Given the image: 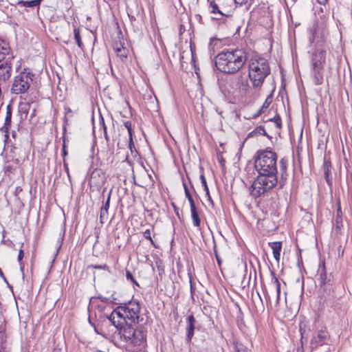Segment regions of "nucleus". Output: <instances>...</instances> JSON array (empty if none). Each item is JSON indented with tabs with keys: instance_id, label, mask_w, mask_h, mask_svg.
<instances>
[{
	"instance_id": "nucleus-1",
	"label": "nucleus",
	"mask_w": 352,
	"mask_h": 352,
	"mask_svg": "<svg viewBox=\"0 0 352 352\" xmlns=\"http://www.w3.org/2000/svg\"><path fill=\"white\" fill-rule=\"evenodd\" d=\"M258 175L254 180L250 194L256 198L265 195L278 184L277 154L271 150H259L254 157Z\"/></svg>"
},
{
	"instance_id": "nucleus-2",
	"label": "nucleus",
	"mask_w": 352,
	"mask_h": 352,
	"mask_svg": "<svg viewBox=\"0 0 352 352\" xmlns=\"http://www.w3.org/2000/svg\"><path fill=\"white\" fill-rule=\"evenodd\" d=\"M247 60L246 52L242 49L222 51L215 57V65L221 72L235 74Z\"/></svg>"
},
{
	"instance_id": "nucleus-3",
	"label": "nucleus",
	"mask_w": 352,
	"mask_h": 352,
	"mask_svg": "<svg viewBox=\"0 0 352 352\" xmlns=\"http://www.w3.org/2000/svg\"><path fill=\"white\" fill-rule=\"evenodd\" d=\"M113 324L116 320L124 322V323L139 324L143 320L140 316V305L136 300H131L128 303L118 306L109 317Z\"/></svg>"
},
{
	"instance_id": "nucleus-4",
	"label": "nucleus",
	"mask_w": 352,
	"mask_h": 352,
	"mask_svg": "<svg viewBox=\"0 0 352 352\" xmlns=\"http://www.w3.org/2000/svg\"><path fill=\"white\" fill-rule=\"evenodd\" d=\"M270 73V68L265 58L258 55L252 57L249 63L248 76L254 88H261Z\"/></svg>"
},
{
	"instance_id": "nucleus-5",
	"label": "nucleus",
	"mask_w": 352,
	"mask_h": 352,
	"mask_svg": "<svg viewBox=\"0 0 352 352\" xmlns=\"http://www.w3.org/2000/svg\"><path fill=\"white\" fill-rule=\"evenodd\" d=\"M34 74L25 68L16 76H14L11 92L14 94H25L30 89V85L33 81Z\"/></svg>"
},
{
	"instance_id": "nucleus-6",
	"label": "nucleus",
	"mask_w": 352,
	"mask_h": 352,
	"mask_svg": "<svg viewBox=\"0 0 352 352\" xmlns=\"http://www.w3.org/2000/svg\"><path fill=\"white\" fill-rule=\"evenodd\" d=\"M311 36L309 41L311 43H316L317 45H321L327 39L328 35V30L326 24L324 23H316L313 28L310 30Z\"/></svg>"
},
{
	"instance_id": "nucleus-7",
	"label": "nucleus",
	"mask_w": 352,
	"mask_h": 352,
	"mask_svg": "<svg viewBox=\"0 0 352 352\" xmlns=\"http://www.w3.org/2000/svg\"><path fill=\"white\" fill-rule=\"evenodd\" d=\"M133 324L124 323V322L116 320V324H113L116 329L114 338L118 336L122 340L130 342L135 329L132 327Z\"/></svg>"
},
{
	"instance_id": "nucleus-8",
	"label": "nucleus",
	"mask_w": 352,
	"mask_h": 352,
	"mask_svg": "<svg viewBox=\"0 0 352 352\" xmlns=\"http://www.w3.org/2000/svg\"><path fill=\"white\" fill-rule=\"evenodd\" d=\"M329 340L330 335L325 327L320 330H317L310 340V347L311 351L318 346L327 344Z\"/></svg>"
},
{
	"instance_id": "nucleus-9",
	"label": "nucleus",
	"mask_w": 352,
	"mask_h": 352,
	"mask_svg": "<svg viewBox=\"0 0 352 352\" xmlns=\"http://www.w3.org/2000/svg\"><path fill=\"white\" fill-rule=\"evenodd\" d=\"M232 88L233 89L232 94L237 96L246 94L250 89L248 78L242 75L237 76L236 80L232 82Z\"/></svg>"
},
{
	"instance_id": "nucleus-10",
	"label": "nucleus",
	"mask_w": 352,
	"mask_h": 352,
	"mask_svg": "<svg viewBox=\"0 0 352 352\" xmlns=\"http://www.w3.org/2000/svg\"><path fill=\"white\" fill-rule=\"evenodd\" d=\"M13 60L14 56H12L0 63V81L6 82L10 78Z\"/></svg>"
},
{
	"instance_id": "nucleus-11",
	"label": "nucleus",
	"mask_w": 352,
	"mask_h": 352,
	"mask_svg": "<svg viewBox=\"0 0 352 352\" xmlns=\"http://www.w3.org/2000/svg\"><path fill=\"white\" fill-rule=\"evenodd\" d=\"M106 182L104 172L100 168H96L93 170L89 184L91 187H95L97 189L100 188Z\"/></svg>"
},
{
	"instance_id": "nucleus-12",
	"label": "nucleus",
	"mask_w": 352,
	"mask_h": 352,
	"mask_svg": "<svg viewBox=\"0 0 352 352\" xmlns=\"http://www.w3.org/2000/svg\"><path fill=\"white\" fill-rule=\"evenodd\" d=\"M326 60V51L323 50L316 51L311 57L313 70L322 69Z\"/></svg>"
},
{
	"instance_id": "nucleus-13",
	"label": "nucleus",
	"mask_w": 352,
	"mask_h": 352,
	"mask_svg": "<svg viewBox=\"0 0 352 352\" xmlns=\"http://www.w3.org/2000/svg\"><path fill=\"white\" fill-rule=\"evenodd\" d=\"M288 165V159L287 157H283L279 162V167L280 172V177L279 180V185L283 187L287 180L288 174L287 172Z\"/></svg>"
},
{
	"instance_id": "nucleus-14",
	"label": "nucleus",
	"mask_w": 352,
	"mask_h": 352,
	"mask_svg": "<svg viewBox=\"0 0 352 352\" xmlns=\"http://www.w3.org/2000/svg\"><path fill=\"white\" fill-rule=\"evenodd\" d=\"M133 336L130 342L135 346L142 344L146 340V333L140 329H136L133 331Z\"/></svg>"
},
{
	"instance_id": "nucleus-15",
	"label": "nucleus",
	"mask_w": 352,
	"mask_h": 352,
	"mask_svg": "<svg viewBox=\"0 0 352 352\" xmlns=\"http://www.w3.org/2000/svg\"><path fill=\"white\" fill-rule=\"evenodd\" d=\"M196 320L192 315L188 316L186 319V340L190 342L194 336L195 324Z\"/></svg>"
},
{
	"instance_id": "nucleus-16",
	"label": "nucleus",
	"mask_w": 352,
	"mask_h": 352,
	"mask_svg": "<svg viewBox=\"0 0 352 352\" xmlns=\"http://www.w3.org/2000/svg\"><path fill=\"white\" fill-rule=\"evenodd\" d=\"M333 276L329 274H327L325 270L324 264L322 265V268L320 272L319 286L333 283Z\"/></svg>"
},
{
	"instance_id": "nucleus-17",
	"label": "nucleus",
	"mask_w": 352,
	"mask_h": 352,
	"mask_svg": "<svg viewBox=\"0 0 352 352\" xmlns=\"http://www.w3.org/2000/svg\"><path fill=\"white\" fill-rule=\"evenodd\" d=\"M273 252V256L277 262H279L280 258V251L282 249V243L280 241H276L269 243Z\"/></svg>"
},
{
	"instance_id": "nucleus-18",
	"label": "nucleus",
	"mask_w": 352,
	"mask_h": 352,
	"mask_svg": "<svg viewBox=\"0 0 352 352\" xmlns=\"http://www.w3.org/2000/svg\"><path fill=\"white\" fill-rule=\"evenodd\" d=\"M10 51L8 43L0 38V63L6 58L7 55H9Z\"/></svg>"
},
{
	"instance_id": "nucleus-19",
	"label": "nucleus",
	"mask_w": 352,
	"mask_h": 352,
	"mask_svg": "<svg viewBox=\"0 0 352 352\" xmlns=\"http://www.w3.org/2000/svg\"><path fill=\"white\" fill-rule=\"evenodd\" d=\"M319 287L320 293L322 295V296L324 297V298L331 296L334 292L333 289V283H328L327 285L326 284Z\"/></svg>"
},
{
	"instance_id": "nucleus-20",
	"label": "nucleus",
	"mask_w": 352,
	"mask_h": 352,
	"mask_svg": "<svg viewBox=\"0 0 352 352\" xmlns=\"http://www.w3.org/2000/svg\"><path fill=\"white\" fill-rule=\"evenodd\" d=\"M191 218L192 220L193 226L198 228L199 230H201V220L199 216V213L197 212V208L190 209Z\"/></svg>"
},
{
	"instance_id": "nucleus-21",
	"label": "nucleus",
	"mask_w": 352,
	"mask_h": 352,
	"mask_svg": "<svg viewBox=\"0 0 352 352\" xmlns=\"http://www.w3.org/2000/svg\"><path fill=\"white\" fill-rule=\"evenodd\" d=\"M114 50L118 56H119L121 59L126 58L128 55V50L126 47H124L120 43L116 44Z\"/></svg>"
},
{
	"instance_id": "nucleus-22",
	"label": "nucleus",
	"mask_w": 352,
	"mask_h": 352,
	"mask_svg": "<svg viewBox=\"0 0 352 352\" xmlns=\"http://www.w3.org/2000/svg\"><path fill=\"white\" fill-rule=\"evenodd\" d=\"M12 109L11 105L8 104L6 107V114L5 117V122L3 127L6 129H8V127L10 126L11 124V118H12Z\"/></svg>"
},
{
	"instance_id": "nucleus-23",
	"label": "nucleus",
	"mask_w": 352,
	"mask_h": 352,
	"mask_svg": "<svg viewBox=\"0 0 352 352\" xmlns=\"http://www.w3.org/2000/svg\"><path fill=\"white\" fill-rule=\"evenodd\" d=\"M314 79L316 85H321L323 82L322 69L313 70Z\"/></svg>"
},
{
	"instance_id": "nucleus-24",
	"label": "nucleus",
	"mask_w": 352,
	"mask_h": 352,
	"mask_svg": "<svg viewBox=\"0 0 352 352\" xmlns=\"http://www.w3.org/2000/svg\"><path fill=\"white\" fill-rule=\"evenodd\" d=\"M219 3L215 1H211L210 3V12L212 14H219L221 16H224L225 14L219 8Z\"/></svg>"
},
{
	"instance_id": "nucleus-25",
	"label": "nucleus",
	"mask_w": 352,
	"mask_h": 352,
	"mask_svg": "<svg viewBox=\"0 0 352 352\" xmlns=\"http://www.w3.org/2000/svg\"><path fill=\"white\" fill-rule=\"evenodd\" d=\"M30 109V104L26 102L20 103L19 109V112L22 114H25L26 118L28 114L29 109Z\"/></svg>"
},
{
	"instance_id": "nucleus-26",
	"label": "nucleus",
	"mask_w": 352,
	"mask_h": 352,
	"mask_svg": "<svg viewBox=\"0 0 352 352\" xmlns=\"http://www.w3.org/2000/svg\"><path fill=\"white\" fill-rule=\"evenodd\" d=\"M19 4H22L23 6H25V7L32 8V7L40 5V2L38 0H32V1H21L19 2Z\"/></svg>"
},
{
	"instance_id": "nucleus-27",
	"label": "nucleus",
	"mask_w": 352,
	"mask_h": 352,
	"mask_svg": "<svg viewBox=\"0 0 352 352\" xmlns=\"http://www.w3.org/2000/svg\"><path fill=\"white\" fill-rule=\"evenodd\" d=\"M234 352H248L247 348L238 342H234Z\"/></svg>"
},
{
	"instance_id": "nucleus-28",
	"label": "nucleus",
	"mask_w": 352,
	"mask_h": 352,
	"mask_svg": "<svg viewBox=\"0 0 352 352\" xmlns=\"http://www.w3.org/2000/svg\"><path fill=\"white\" fill-rule=\"evenodd\" d=\"M74 38L76 41L78 46L80 48H82L83 44L81 41V38L80 36V30L78 28H74Z\"/></svg>"
},
{
	"instance_id": "nucleus-29",
	"label": "nucleus",
	"mask_w": 352,
	"mask_h": 352,
	"mask_svg": "<svg viewBox=\"0 0 352 352\" xmlns=\"http://www.w3.org/2000/svg\"><path fill=\"white\" fill-rule=\"evenodd\" d=\"M274 281L276 287V304H278L280 294V283L276 277H274Z\"/></svg>"
},
{
	"instance_id": "nucleus-30",
	"label": "nucleus",
	"mask_w": 352,
	"mask_h": 352,
	"mask_svg": "<svg viewBox=\"0 0 352 352\" xmlns=\"http://www.w3.org/2000/svg\"><path fill=\"white\" fill-rule=\"evenodd\" d=\"M257 133L258 134H262V135H265V130L264 129L263 126H258L257 127L255 130H254L253 131H252L250 134H249V137H252V136H254L256 135Z\"/></svg>"
},
{
	"instance_id": "nucleus-31",
	"label": "nucleus",
	"mask_w": 352,
	"mask_h": 352,
	"mask_svg": "<svg viewBox=\"0 0 352 352\" xmlns=\"http://www.w3.org/2000/svg\"><path fill=\"white\" fill-rule=\"evenodd\" d=\"M124 126L128 131L130 143H131L133 142L132 124L130 121H126L124 122Z\"/></svg>"
},
{
	"instance_id": "nucleus-32",
	"label": "nucleus",
	"mask_w": 352,
	"mask_h": 352,
	"mask_svg": "<svg viewBox=\"0 0 352 352\" xmlns=\"http://www.w3.org/2000/svg\"><path fill=\"white\" fill-rule=\"evenodd\" d=\"M200 179H201V184H202V185H203V186L204 188V190L206 192V194L210 198L209 189H208V185H207V182H206V178H205L204 175H201L200 176Z\"/></svg>"
},
{
	"instance_id": "nucleus-33",
	"label": "nucleus",
	"mask_w": 352,
	"mask_h": 352,
	"mask_svg": "<svg viewBox=\"0 0 352 352\" xmlns=\"http://www.w3.org/2000/svg\"><path fill=\"white\" fill-rule=\"evenodd\" d=\"M126 278L127 280H130V281L133 282L134 284H135L136 285L139 286V284L138 283V282L134 278V277H133V274H131V272H130L129 271H126Z\"/></svg>"
},
{
	"instance_id": "nucleus-34",
	"label": "nucleus",
	"mask_w": 352,
	"mask_h": 352,
	"mask_svg": "<svg viewBox=\"0 0 352 352\" xmlns=\"http://www.w3.org/2000/svg\"><path fill=\"white\" fill-rule=\"evenodd\" d=\"M111 191H110L108 194V197H107V201L106 202L104 203V204L101 207V208L104 209V210H106L108 211L109 208V202H110V198H111Z\"/></svg>"
},
{
	"instance_id": "nucleus-35",
	"label": "nucleus",
	"mask_w": 352,
	"mask_h": 352,
	"mask_svg": "<svg viewBox=\"0 0 352 352\" xmlns=\"http://www.w3.org/2000/svg\"><path fill=\"white\" fill-rule=\"evenodd\" d=\"M90 267L94 268V269H98V270H108V269H109V267L106 264H104V265H91Z\"/></svg>"
},
{
	"instance_id": "nucleus-36",
	"label": "nucleus",
	"mask_w": 352,
	"mask_h": 352,
	"mask_svg": "<svg viewBox=\"0 0 352 352\" xmlns=\"http://www.w3.org/2000/svg\"><path fill=\"white\" fill-rule=\"evenodd\" d=\"M108 217V211L102 208L100 209V218L101 220L107 219Z\"/></svg>"
},
{
	"instance_id": "nucleus-37",
	"label": "nucleus",
	"mask_w": 352,
	"mask_h": 352,
	"mask_svg": "<svg viewBox=\"0 0 352 352\" xmlns=\"http://www.w3.org/2000/svg\"><path fill=\"white\" fill-rule=\"evenodd\" d=\"M144 236L145 239H148L152 244H153V241L151 236V232L150 230L147 229L144 232Z\"/></svg>"
},
{
	"instance_id": "nucleus-38",
	"label": "nucleus",
	"mask_w": 352,
	"mask_h": 352,
	"mask_svg": "<svg viewBox=\"0 0 352 352\" xmlns=\"http://www.w3.org/2000/svg\"><path fill=\"white\" fill-rule=\"evenodd\" d=\"M189 201V204H190V209H192V208H196V206H195V201L192 198V196H190V197H186Z\"/></svg>"
},
{
	"instance_id": "nucleus-39",
	"label": "nucleus",
	"mask_w": 352,
	"mask_h": 352,
	"mask_svg": "<svg viewBox=\"0 0 352 352\" xmlns=\"http://www.w3.org/2000/svg\"><path fill=\"white\" fill-rule=\"evenodd\" d=\"M23 256H24L23 250L21 249L19 250V255H18V258H17L18 261H19V263H20L21 265H22L21 261H22V259L23 258Z\"/></svg>"
},
{
	"instance_id": "nucleus-40",
	"label": "nucleus",
	"mask_w": 352,
	"mask_h": 352,
	"mask_svg": "<svg viewBox=\"0 0 352 352\" xmlns=\"http://www.w3.org/2000/svg\"><path fill=\"white\" fill-rule=\"evenodd\" d=\"M324 166H325V171H324L325 178H326V180L328 182V184H329L330 182L329 180V170H328L329 165L327 164V162L324 164Z\"/></svg>"
},
{
	"instance_id": "nucleus-41",
	"label": "nucleus",
	"mask_w": 352,
	"mask_h": 352,
	"mask_svg": "<svg viewBox=\"0 0 352 352\" xmlns=\"http://www.w3.org/2000/svg\"><path fill=\"white\" fill-rule=\"evenodd\" d=\"M248 0H234L233 3L238 6H243L247 3Z\"/></svg>"
},
{
	"instance_id": "nucleus-42",
	"label": "nucleus",
	"mask_w": 352,
	"mask_h": 352,
	"mask_svg": "<svg viewBox=\"0 0 352 352\" xmlns=\"http://www.w3.org/2000/svg\"><path fill=\"white\" fill-rule=\"evenodd\" d=\"M4 138H5V139H4L5 144H4V148H3V151L2 152V154L6 151V147L8 146V140L9 139L8 134H5Z\"/></svg>"
},
{
	"instance_id": "nucleus-43",
	"label": "nucleus",
	"mask_w": 352,
	"mask_h": 352,
	"mask_svg": "<svg viewBox=\"0 0 352 352\" xmlns=\"http://www.w3.org/2000/svg\"><path fill=\"white\" fill-rule=\"evenodd\" d=\"M183 185H184V192H185L186 197H188L192 196L190 192V191H189V190H188V187H187V186H186V184L185 183H184Z\"/></svg>"
},
{
	"instance_id": "nucleus-44",
	"label": "nucleus",
	"mask_w": 352,
	"mask_h": 352,
	"mask_svg": "<svg viewBox=\"0 0 352 352\" xmlns=\"http://www.w3.org/2000/svg\"><path fill=\"white\" fill-rule=\"evenodd\" d=\"M274 122H275V123H276V126H277L278 128H280V126H281V120H280V117H277V118H276V117H275V118H274Z\"/></svg>"
},
{
	"instance_id": "nucleus-45",
	"label": "nucleus",
	"mask_w": 352,
	"mask_h": 352,
	"mask_svg": "<svg viewBox=\"0 0 352 352\" xmlns=\"http://www.w3.org/2000/svg\"><path fill=\"white\" fill-rule=\"evenodd\" d=\"M3 341H4V336H3V334L2 333L1 331H0V352H1Z\"/></svg>"
},
{
	"instance_id": "nucleus-46",
	"label": "nucleus",
	"mask_w": 352,
	"mask_h": 352,
	"mask_svg": "<svg viewBox=\"0 0 352 352\" xmlns=\"http://www.w3.org/2000/svg\"><path fill=\"white\" fill-rule=\"evenodd\" d=\"M218 3H222L224 0H216ZM228 6H232L234 0H226Z\"/></svg>"
},
{
	"instance_id": "nucleus-47",
	"label": "nucleus",
	"mask_w": 352,
	"mask_h": 352,
	"mask_svg": "<svg viewBox=\"0 0 352 352\" xmlns=\"http://www.w3.org/2000/svg\"><path fill=\"white\" fill-rule=\"evenodd\" d=\"M220 5H221L223 6V8H231L232 6H227V1L226 0H224L222 3H219Z\"/></svg>"
},
{
	"instance_id": "nucleus-48",
	"label": "nucleus",
	"mask_w": 352,
	"mask_h": 352,
	"mask_svg": "<svg viewBox=\"0 0 352 352\" xmlns=\"http://www.w3.org/2000/svg\"><path fill=\"white\" fill-rule=\"evenodd\" d=\"M318 3L321 5H325L327 3V0H316Z\"/></svg>"
},
{
	"instance_id": "nucleus-49",
	"label": "nucleus",
	"mask_w": 352,
	"mask_h": 352,
	"mask_svg": "<svg viewBox=\"0 0 352 352\" xmlns=\"http://www.w3.org/2000/svg\"><path fill=\"white\" fill-rule=\"evenodd\" d=\"M195 45L193 43H190V50H191L192 54H194V53H195Z\"/></svg>"
},
{
	"instance_id": "nucleus-50",
	"label": "nucleus",
	"mask_w": 352,
	"mask_h": 352,
	"mask_svg": "<svg viewBox=\"0 0 352 352\" xmlns=\"http://www.w3.org/2000/svg\"><path fill=\"white\" fill-rule=\"evenodd\" d=\"M20 67H21V62L19 60H18L17 61V64L16 65V72L19 71Z\"/></svg>"
},
{
	"instance_id": "nucleus-51",
	"label": "nucleus",
	"mask_w": 352,
	"mask_h": 352,
	"mask_svg": "<svg viewBox=\"0 0 352 352\" xmlns=\"http://www.w3.org/2000/svg\"><path fill=\"white\" fill-rule=\"evenodd\" d=\"M214 253H215V256L217 258V262H218L219 265H220L221 264V260L219 258V256H218V254H217V252L215 250H214Z\"/></svg>"
},
{
	"instance_id": "nucleus-52",
	"label": "nucleus",
	"mask_w": 352,
	"mask_h": 352,
	"mask_svg": "<svg viewBox=\"0 0 352 352\" xmlns=\"http://www.w3.org/2000/svg\"><path fill=\"white\" fill-rule=\"evenodd\" d=\"M52 352H63V351L60 348H55L54 349Z\"/></svg>"
},
{
	"instance_id": "nucleus-53",
	"label": "nucleus",
	"mask_w": 352,
	"mask_h": 352,
	"mask_svg": "<svg viewBox=\"0 0 352 352\" xmlns=\"http://www.w3.org/2000/svg\"><path fill=\"white\" fill-rule=\"evenodd\" d=\"M0 276L5 280L6 281V278L3 273V272L1 271V270L0 269Z\"/></svg>"
},
{
	"instance_id": "nucleus-54",
	"label": "nucleus",
	"mask_w": 352,
	"mask_h": 352,
	"mask_svg": "<svg viewBox=\"0 0 352 352\" xmlns=\"http://www.w3.org/2000/svg\"><path fill=\"white\" fill-rule=\"evenodd\" d=\"M63 155H66L67 154V151H65V145L63 144Z\"/></svg>"
},
{
	"instance_id": "nucleus-55",
	"label": "nucleus",
	"mask_w": 352,
	"mask_h": 352,
	"mask_svg": "<svg viewBox=\"0 0 352 352\" xmlns=\"http://www.w3.org/2000/svg\"><path fill=\"white\" fill-rule=\"evenodd\" d=\"M104 135H105V138H106V139L107 140V131H106V127H105V126H104Z\"/></svg>"
},
{
	"instance_id": "nucleus-56",
	"label": "nucleus",
	"mask_w": 352,
	"mask_h": 352,
	"mask_svg": "<svg viewBox=\"0 0 352 352\" xmlns=\"http://www.w3.org/2000/svg\"><path fill=\"white\" fill-rule=\"evenodd\" d=\"M65 109H66L67 113H71L72 112V110L69 107L66 108Z\"/></svg>"
},
{
	"instance_id": "nucleus-57",
	"label": "nucleus",
	"mask_w": 352,
	"mask_h": 352,
	"mask_svg": "<svg viewBox=\"0 0 352 352\" xmlns=\"http://www.w3.org/2000/svg\"><path fill=\"white\" fill-rule=\"evenodd\" d=\"M173 206L174 207L175 211L176 212L177 214H178V212L177 211V208H176V206L173 204Z\"/></svg>"
},
{
	"instance_id": "nucleus-58",
	"label": "nucleus",
	"mask_w": 352,
	"mask_h": 352,
	"mask_svg": "<svg viewBox=\"0 0 352 352\" xmlns=\"http://www.w3.org/2000/svg\"><path fill=\"white\" fill-rule=\"evenodd\" d=\"M35 111V109H33V112L30 116V118H32L34 116V112Z\"/></svg>"
},
{
	"instance_id": "nucleus-59",
	"label": "nucleus",
	"mask_w": 352,
	"mask_h": 352,
	"mask_svg": "<svg viewBox=\"0 0 352 352\" xmlns=\"http://www.w3.org/2000/svg\"><path fill=\"white\" fill-rule=\"evenodd\" d=\"M267 104V102H265V104H263V107H267V104Z\"/></svg>"
},
{
	"instance_id": "nucleus-60",
	"label": "nucleus",
	"mask_w": 352,
	"mask_h": 352,
	"mask_svg": "<svg viewBox=\"0 0 352 352\" xmlns=\"http://www.w3.org/2000/svg\"><path fill=\"white\" fill-rule=\"evenodd\" d=\"M267 104V102H265V104H263V107H267V104Z\"/></svg>"
},
{
	"instance_id": "nucleus-61",
	"label": "nucleus",
	"mask_w": 352,
	"mask_h": 352,
	"mask_svg": "<svg viewBox=\"0 0 352 352\" xmlns=\"http://www.w3.org/2000/svg\"><path fill=\"white\" fill-rule=\"evenodd\" d=\"M267 104V102H265V104H263V107H267V104Z\"/></svg>"
},
{
	"instance_id": "nucleus-62",
	"label": "nucleus",
	"mask_w": 352,
	"mask_h": 352,
	"mask_svg": "<svg viewBox=\"0 0 352 352\" xmlns=\"http://www.w3.org/2000/svg\"><path fill=\"white\" fill-rule=\"evenodd\" d=\"M38 1H39L40 3H41L43 0H38Z\"/></svg>"
}]
</instances>
